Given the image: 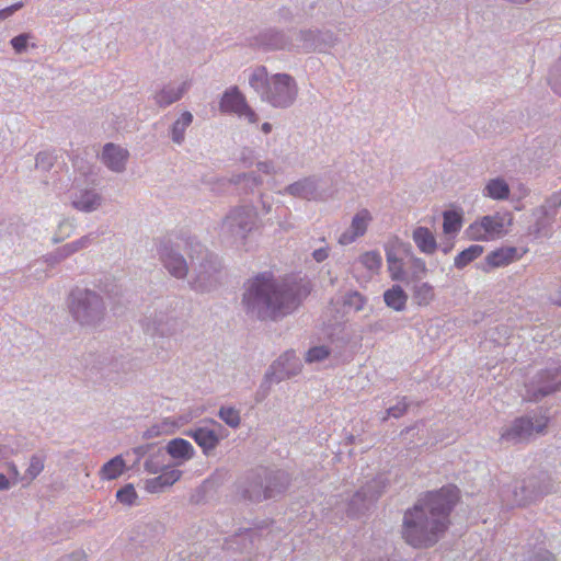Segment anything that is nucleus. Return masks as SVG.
<instances>
[{
    "instance_id": "nucleus-1",
    "label": "nucleus",
    "mask_w": 561,
    "mask_h": 561,
    "mask_svg": "<svg viewBox=\"0 0 561 561\" xmlns=\"http://www.w3.org/2000/svg\"><path fill=\"white\" fill-rule=\"evenodd\" d=\"M309 293L308 283L301 278H276L263 272L244 284L241 304L250 318L277 321L293 313Z\"/></svg>"
},
{
    "instance_id": "nucleus-2",
    "label": "nucleus",
    "mask_w": 561,
    "mask_h": 561,
    "mask_svg": "<svg viewBox=\"0 0 561 561\" xmlns=\"http://www.w3.org/2000/svg\"><path fill=\"white\" fill-rule=\"evenodd\" d=\"M459 497L455 485L443 486L420 499L405 511L402 522V538L413 548L434 546L449 525V514Z\"/></svg>"
},
{
    "instance_id": "nucleus-3",
    "label": "nucleus",
    "mask_w": 561,
    "mask_h": 561,
    "mask_svg": "<svg viewBox=\"0 0 561 561\" xmlns=\"http://www.w3.org/2000/svg\"><path fill=\"white\" fill-rule=\"evenodd\" d=\"M249 84L263 102L274 108H288L298 98L299 89L293 76L284 72L270 75L264 66L252 70Z\"/></svg>"
},
{
    "instance_id": "nucleus-4",
    "label": "nucleus",
    "mask_w": 561,
    "mask_h": 561,
    "mask_svg": "<svg viewBox=\"0 0 561 561\" xmlns=\"http://www.w3.org/2000/svg\"><path fill=\"white\" fill-rule=\"evenodd\" d=\"M185 244L191 259V288L199 293L210 291L219 283L221 265L218 256L208 252L195 238H188Z\"/></svg>"
},
{
    "instance_id": "nucleus-5",
    "label": "nucleus",
    "mask_w": 561,
    "mask_h": 561,
    "mask_svg": "<svg viewBox=\"0 0 561 561\" xmlns=\"http://www.w3.org/2000/svg\"><path fill=\"white\" fill-rule=\"evenodd\" d=\"M289 481V474L284 470L260 467L248 472L241 493L244 499L259 503L284 493Z\"/></svg>"
},
{
    "instance_id": "nucleus-6",
    "label": "nucleus",
    "mask_w": 561,
    "mask_h": 561,
    "mask_svg": "<svg viewBox=\"0 0 561 561\" xmlns=\"http://www.w3.org/2000/svg\"><path fill=\"white\" fill-rule=\"evenodd\" d=\"M71 317L81 325H96L105 316V304L102 296L92 289L76 287L68 297Z\"/></svg>"
},
{
    "instance_id": "nucleus-7",
    "label": "nucleus",
    "mask_w": 561,
    "mask_h": 561,
    "mask_svg": "<svg viewBox=\"0 0 561 561\" xmlns=\"http://www.w3.org/2000/svg\"><path fill=\"white\" fill-rule=\"evenodd\" d=\"M551 491L550 478L547 474H542L539 478H528L523 481L516 480L503 486L500 497L505 506L514 507L526 505Z\"/></svg>"
},
{
    "instance_id": "nucleus-8",
    "label": "nucleus",
    "mask_w": 561,
    "mask_h": 561,
    "mask_svg": "<svg viewBox=\"0 0 561 561\" xmlns=\"http://www.w3.org/2000/svg\"><path fill=\"white\" fill-rule=\"evenodd\" d=\"M257 211L252 205L236 206L229 210L220 226V234L236 244H243L256 228Z\"/></svg>"
},
{
    "instance_id": "nucleus-9",
    "label": "nucleus",
    "mask_w": 561,
    "mask_h": 561,
    "mask_svg": "<svg viewBox=\"0 0 561 561\" xmlns=\"http://www.w3.org/2000/svg\"><path fill=\"white\" fill-rule=\"evenodd\" d=\"M525 399L539 401L546 396L561 390V364L551 362L539 370L526 385Z\"/></svg>"
},
{
    "instance_id": "nucleus-10",
    "label": "nucleus",
    "mask_w": 561,
    "mask_h": 561,
    "mask_svg": "<svg viewBox=\"0 0 561 561\" xmlns=\"http://www.w3.org/2000/svg\"><path fill=\"white\" fill-rule=\"evenodd\" d=\"M548 425V416L541 413H533L517 417L501 432V440L519 444L529 440L535 434L543 433Z\"/></svg>"
},
{
    "instance_id": "nucleus-11",
    "label": "nucleus",
    "mask_w": 561,
    "mask_h": 561,
    "mask_svg": "<svg viewBox=\"0 0 561 561\" xmlns=\"http://www.w3.org/2000/svg\"><path fill=\"white\" fill-rule=\"evenodd\" d=\"M183 321L175 317L168 305L154 309L142 320L144 329L151 335L174 337L183 332Z\"/></svg>"
},
{
    "instance_id": "nucleus-12",
    "label": "nucleus",
    "mask_w": 561,
    "mask_h": 561,
    "mask_svg": "<svg viewBox=\"0 0 561 561\" xmlns=\"http://www.w3.org/2000/svg\"><path fill=\"white\" fill-rule=\"evenodd\" d=\"M512 218L510 215L496 213L494 215L483 216L473 221L466 230L469 239L476 241H489L500 238L505 232V226L510 225Z\"/></svg>"
},
{
    "instance_id": "nucleus-13",
    "label": "nucleus",
    "mask_w": 561,
    "mask_h": 561,
    "mask_svg": "<svg viewBox=\"0 0 561 561\" xmlns=\"http://www.w3.org/2000/svg\"><path fill=\"white\" fill-rule=\"evenodd\" d=\"M381 479H374L365 486L358 490L347 504V514L350 516H359L369 508V506L381 495L383 491Z\"/></svg>"
},
{
    "instance_id": "nucleus-14",
    "label": "nucleus",
    "mask_w": 561,
    "mask_h": 561,
    "mask_svg": "<svg viewBox=\"0 0 561 561\" xmlns=\"http://www.w3.org/2000/svg\"><path fill=\"white\" fill-rule=\"evenodd\" d=\"M300 371V360L294 351L282 354L265 373L266 382L278 383Z\"/></svg>"
},
{
    "instance_id": "nucleus-15",
    "label": "nucleus",
    "mask_w": 561,
    "mask_h": 561,
    "mask_svg": "<svg viewBox=\"0 0 561 561\" xmlns=\"http://www.w3.org/2000/svg\"><path fill=\"white\" fill-rule=\"evenodd\" d=\"M192 80L188 78L179 79L163 83L152 94V100L159 107L165 108L180 101L191 89Z\"/></svg>"
},
{
    "instance_id": "nucleus-16",
    "label": "nucleus",
    "mask_w": 561,
    "mask_h": 561,
    "mask_svg": "<svg viewBox=\"0 0 561 561\" xmlns=\"http://www.w3.org/2000/svg\"><path fill=\"white\" fill-rule=\"evenodd\" d=\"M216 427L220 428L219 424H199L190 427L185 431V435L192 438L203 450L205 456L211 455L220 443V435Z\"/></svg>"
},
{
    "instance_id": "nucleus-17",
    "label": "nucleus",
    "mask_w": 561,
    "mask_h": 561,
    "mask_svg": "<svg viewBox=\"0 0 561 561\" xmlns=\"http://www.w3.org/2000/svg\"><path fill=\"white\" fill-rule=\"evenodd\" d=\"M278 194L290 195L307 201H319L323 198V193L320 190V179L314 175L302 178L287 185L278 191Z\"/></svg>"
},
{
    "instance_id": "nucleus-18",
    "label": "nucleus",
    "mask_w": 561,
    "mask_h": 561,
    "mask_svg": "<svg viewBox=\"0 0 561 561\" xmlns=\"http://www.w3.org/2000/svg\"><path fill=\"white\" fill-rule=\"evenodd\" d=\"M158 252L163 266L172 276L184 278L187 275V262L173 244L162 243Z\"/></svg>"
},
{
    "instance_id": "nucleus-19",
    "label": "nucleus",
    "mask_w": 561,
    "mask_h": 561,
    "mask_svg": "<svg viewBox=\"0 0 561 561\" xmlns=\"http://www.w3.org/2000/svg\"><path fill=\"white\" fill-rule=\"evenodd\" d=\"M373 221V215L367 208H362L353 216L350 227L343 231L337 242L341 245H348L363 237Z\"/></svg>"
},
{
    "instance_id": "nucleus-20",
    "label": "nucleus",
    "mask_w": 561,
    "mask_h": 561,
    "mask_svg": "<svg viewBox=\"0 0 561 561\" xmlns=\"http://www.w3.org/2000/svg\"><path fill=\"white\" fill-rule=\"evenodd\" d=\"M323 37H328L331 42L334 39V35L332 33L322 34L319 31L312 30L300 31L293 34L290 37V49L306 53L311 50H322L320 39Z\"/></svg>"
},
{
    "instance_id": "nucleus-21",
    "label": "nucleus",
    "mask_w": 561,
    "mask_h": 561,
    "mask_svg": "<svg viewBox=\"0 0 561 561\" xmlns=\"http://www.w3.org/2000/svg\"><path fill=\"white\" fill-rule=\"evenodd\" d=\"M99 234L88 233L78 240L64 244L57 248L54 252L45 256V263L53 266L75 254L76 252L88 248L92 242L98 239Z\"/></svg>"
},
{
    "instance_id": "nucleus-22",
    "label": "nucleus",
    "mask_w": 561,
    "mask_h": 561,
    "mask_svg": "<svg viewBox=\"0 0 561 561\" xmlns=\"http://www.w3.org/2000/svg\"><path fill=\"white\" fill-rule=\"evenodd\" d=\"M400 247L402 248V251L407 257V278L404 280L407 286L411 285V283L423 280L428 272L426 262L412 252L410 244L401 243Z\"/></svg>"
},
{
    "instance_id": "nucleus-23",
    "label": "nucleus",
    "mask_w": 561,
    "mask_h": 561,
    "mask_svg": "<svg viewBox=\"0 0 561 561\" xmlns=\"http://www.w3.org/2000/svg\"><path fill=\"white\" fill-rule=\"evenodd\" d=\"M113 371H116V364L106 356L90 354L85 358V376L90 379L105 378Z\"/></svg>"
},
{
    "instance_id": "nucleus-24",
    "label": "nucleus",
    "mask_w": 561,
    "mask_h": 561,
    "mask_svg": "<svg viewBox=\"0 0 561 561\" xmlns=\"http://www.w3.org/2000/svg\"><path fill=\"white\" fill-rule=\"evenodd\" d=\"M128 156L127 149L110 142L103 147L102 161L111 171L121 173L126 168Z\"/></svg>"
},
{
    "instance_id": "nucleus-25",
    "label": "nucleus",
    "mask_w": 561,
    "mask_h": 561,
    "mask_svg": "<svg viewBox=\"0 0 561 561\" xmlns=\"http://www.w3.org/2000/svg\"><path fill=\"white\" fill-rule=\"evenodd\" d=\"M531 216L534 217V222L528 228V234L535 239L550 238L553 232V224L556 219L539 207L533 209Z\"/></svg>"
},
{
    "instance_id": "nucleus-26",
    "label": "nucleus",
    "mask_w": 561,
    "mask_h": 561,
    "mask_svg": "<svg viewBox=\"0 0 561 561\" xmlns=\"http://www.w3.org/2000/svg\"><path fill=\"white\" fill-rule=\"evenodd\" d=\"M255 44L265 50L290 49V37L282 32L267 30L257 35Z\"/></svg>"
},
{
    "instance_id": "nucleus-27",
    "label": "nucleus",
    "mask_w": 561,
    "mask_h": 561,
    "mask_svg": "<svg viewBox=\"0 0 561 561\" xmlns=\"http://www.w3.org/2000/svg\"><path fill=\"white\" fill-rule=\"evenodd\" d=\"M102 204V196L95 190H81L72 194L71 205L84 213L96 210Z\"/></svg>"
},
{
    "instance_id": "nucleus-28",
    "label": "nucleus",
    "mask_w": 561,
    "mask_h": 561,
    "mask_svg": "<svg viewBox=\"0 0 561 561\" xmlns=\"http://www.w3.org/2000/svg\"><path fill=\"white\" fill-rule=\"evenodd\" d=\"M413 304L419 307L430 306L436 298L435 287L425 280H417L408 286Z\"/></svg>"
},
{
    "instance_id": "nucleus-29",
    "label": "nucleus",
    "mask_w": 561,
    "mask_h": 561,
    "mask_svg": "<svg viewBox=\"0 0 561 561\" xmlns=\"http://www.w3.org/2000/svg\"><path fill=\"white\" fill-rule=\"evenodd\" d=\"M182 471L174 468H165L159 476L146 480V490L150 493L163 491L167 486L173 485L180 480Z\"/></svg>"
},
{
    "instance_id": "nucleus-30",
    "label": "nucleus",
    "mask_w": 561,
    "mask_h": 561,
    "mask_svg": "<svg viewBox=\"0 0 561 561\" xmlns=\"http://www.w3.org/2000/svg\"><path fill=\"white\" fill-rule=\"evenodd\" d=\"M517 249L514 247L500 248L495 251L490 252L484 260L482 270L489 272L495 267L506 266L516 260Z\"/></svg>"
},
{
    "instance_id": "nucleus-31",
    "label": "nucleus",
    "mask_w": 561,
    "mask_h": 561,
    "mask_svg": "<svg viewBox=\"0 0 561 561\" xmlns=\"http://www.w3.org/2000/svg\"><path fill=\"white\" fill-rule=\"evenodd\" d=\"M412 240L417 250L425 255L434 254L438 247L434 233L427 227L417 226L414 228L412 231Z\"/></svg>"
},
{
    "instance_id": "nucleus-32",
    "label": "nucleus",
    "mask_w": 561,
    "mask_h": 561,
    "mask_svg": "<svg viewBox=\"0 0 561 561\" xmlns=\"http://www.w3.org/2000/svg\"><path fill=\"white\" fill-rule=\"evenodd\" d=\"M247 104L245 98L243 94L238 90L237 87L228 89L219 104V108L222 113H233L236 115H239L242 110H244Z\"/></svg>"
},
{
    "instance_id": "nucleus-33",
    "label": "nucleus",
    "mask_w": 561,
    "mask_h": 561,
    "mask_svg": "<svg viewBox=\"0 0 561 561\" xmlns=\"http://www.w3.org/2000/svg\"><path fill=\"white\" fill-rule=\"evenodd\" d=\"M167 451L173 459L178 460L179 465L191 460L195 456L193 445L184 438L171 439L167 445Z\"/></svg>"
},
{
    "instance_id": "nucleus-34",
    "label": "nucleus",
    "mask_w": 561,
    "mask_h": 561,
    "mask_svg": "<svg viewBox=\"0 0 561 561\" xmlns=\"http://www.w3.org/2000/svg\"><path fill=\"white\" fill-rule=\"evenodd\" d=\"M386 259L390 278L394 282L405 280L407 261L400 257L393 248L386 249Z\"/></svg>"
},
{
    "instance_id": "nucleus-35",
    "label": "nucleus",
    "mask_w": 561,
    "mask_h": 561,
    "mask_svg": "<svg viewBox=\"0 0 561 561\" xmlns=\"http://www.w3.org/2000/svg\"><path fill=\"white\" fill-rule=\"evenodd\" d=\"M409 296L401 285L394 284L383 293V301L394 311H403L407 308Z\"/></svg>"
},
{
    "instance_id": "nucleus-36",
    "label": "nucleus",
    "mask_w": 561,
    "mask_h": 561,
    "mask_svg": "<svg viewBox=\"0 0 561 561\" xmlns=\"http://www.w3.org/2000/svg\"><path fill=\"white\" fill-rule=\"evenodd\" d=\"M126 470L125 460L117 455L106 461L99 471V477L103 481H111L119 478Z\"/></svg>"
},
{
    "instance_id": "nucleus-37",
    "label": "nucleus",
    "mask_w": 561,
    "mask_h": 561,
    "mask_svg": "<svg viewBox=\"0 0 561 561\" xmlns=\"http://www.w3.org/2000/svg\"><path fill=\"white\" fill-rule=\"evenodd\" d=\"M193 123V114L184 111L178 119L172 124L170 129V137L176 145H182L185 139V131Z\"/></svg>"
},
{
    "instance_id": "nucleus-38",
    "label": "nucleus",
    "mask_w": 561,
    "mask_h": 561,
    "mask_svg": "<svg viewBox=\"0 0 561 561\" xmlns=\"http://www.w3.org/2000/svg\"><path fill=\"white\" fill-rule=\"evenodd\" d=\"M510 186L507 182L501 178L491 179L483 188V196L495 201H505L510 196Z\"/></svg>"
},
{
    "instance_id": "nucleus-39",
    "label": "nucleus",
    "mask_w": 561,
    "mask_h": 561,
    "mask_svg": "<svg viewBox=\"0 0 561 561\" xmlns=\"http://www.w3.org/2000/svg\"><path fill=\"white\" fill-rule=\"evenodd\" d=\"M483 247L479 244H472L469 248L462 250L454 260V265L461 270L470 264L472 261L478 259L483 253Z\"/></svg>"
},
{
    "instance_id": "nucleus-40",
    "label": "nucleus",
    "mask_w": 561,
    "mask_h": 561,
    "mask_svg": "<svg viewBox=\"0 0 561 561\" xmlns=\"http://www.w3.org/2000/svg\"><path fill=\"white\" fill-rule=\"evenodd\" d=\"M46 457L42 454H35L30 458V463L27 469L25 470L24 476L21 478V481H26V483H31L34 479H36L45 467Z\"/></svg>"
},
{
    "instance_id": "nucleus-41",
    "label": "nucleus",
    "mask_w": 561,
    "mask_h": 561,
    "mask_svg": "<svg viewBox=\"0 0 561 561\" xmlns=\"http://www.w3.org/2000/svg\"><path fill=\"white\" fill-rule=\"evenodd\" d=\"M443 230L446 234L457 233L461 229L462 218L454 210H446L443 214Z\"/></svg>"
},
{
    "instance_id": "nucleus-42",
    "label": "nucleus",
    "mask_w": 561,
    "mask_h": 561,
    "mask_svg": "<svg viewBox=\"0 0 561 561\" xmlns=\"http://www.w3.org/2000/svg\"><path fill=\"white\" fill-rule=\"evenodd\" d=\"M359 263L371 274H375L382 265V257L377 251H368L359 256Z\"/></svg>"
},
{
    "instance_id": "nucleus-43",
    "label": "nucleus",
    "mask_w": 561,
    "mask_h": 561,
    "mask_svg": "<svg viewBox=\"0 0 561 561\" xmlns=\"http://www.w3.org/2000/svg\"><path fill=\"white\" fill-rule=\"evenodd\" d=\"M218 416L232 428H237L241 423L240 412L232 407H221Z\"/></svg>"
},
{
    "instance_id": "nucleus-44",
    "label": "nucleus",
    "mask_w": 561,
    "mask_h": 561,
    "mask_svg": "<svg viewBox=\"0 0 561 561\" xmlns=\"http://www.w3.org/2000/svg\"><path fill=\"white\" fill-rule=\"evenodd\" d=\"M538 207L540 209L546 210V213L549 216H551L553 219H556L559 208L561 207V190L558 192H554L550 196H548L545 199L543 204Z\"/></svg>"
},
{
    "instance_id": "nucleus-45",
    "label": "nucleus",
    "mask_w": 561,
    "mask_h": 561,
    "mask_svg": "<svg viewBox=\"0 0 561 561\" xmlns=\"http://www.w3.org/2000/svg\"><path fill=\"white\" fill-rule=\"evenodd\" d=\"M366 302L367 299L358 291H350L344 297V306L355 312L363 310Z\"/></svg>"
},
{
    "instance_id": "nucleus-46",
    "label": "nucleus",
    "mask_w": 561,
    "mask_h": 561,
    "mask_svg": "<svg viewBox=\"0 0 561 561\" xmlns=\"http://www.w3.org/2000/svg\"><path fill=\"white\" fill-rule=\"evenodd\" d=\"M138 495L133 484H126L116 492V499L125 505L136 504Z\"/></svg>"
},
{
    "instance_id": "nucleus-47",
    "label": "nucleus",
    "mask_w": 561,
    "mask_h": 561,
    "mask_svg": "<svg viewBox=\"0 0 561 561\" xmlns=\"http://www.w3.org/2000/svg\"><path fill=\"white\" fill-rule=\"evenodd\" d=\"M229 182L234 185L245 183L251 187H256L262 184V179L254 173H239L237 175L231 176Z\"/></svg>"
},
{
    "instance_id": "nucleus-48",
    "label": "nucleus",
    "mask_w": 561,
    "mask_h": 561,
    "mask_svg": "<svg viewBox=\"0 0 561 561\" xmlns=\"http://www.w3.org/2000/svg\"><path fill=\"white\" fill-rule=\"evenodd\" d=\"M144 468L149 473H158L165 469L164 462H163V455L156 454L151 455L149 458L146 459L144 463Z\"/></svg>"
},
{
    "instance_id": "nucleus-49",
    "label": "nucleus",
    "mask_w": 561,
    "mask_h": 561,
    "mask_svg": "<svg viewBox=\"0 0 561 561\" xmlns=\"http://www.w3.org/2000/svg\"><path fill=\"white\" fill-rule=\"evenodd\" d=\"M549 84L561 96V57L550 70Z\"/></svg>"
},
{
    "instance_id": "nucleus-50",
    "label": "nucleus",
    "mask_w": 561,
    "mask_h": 561,
    "mask_svg": "<svg viewBox=\"0 0 561 561\" xmlns=\"http://www.w3.org/2000/svg\"><path fill=\"white\" fill-rule=\"evenodd\" d=\"M330 350L327 346H314L311 347L306 354L307 363H320L328 358Z\"/></svg>"
},
{
    "instance_id": "nucleus-51",
    "label": "nucleus",
    "mask_w": 561,
    "mask_h": 561,
    "mask_svg": "<svg viewBox=\"0 0 561 561\" xmlns=\"http://www.w3.org/2000/svg\"><path fill=\"white\" fill-rule=\"evenodd\" d=\"M54 156L47 151H41L36 154L35 167L42 171H49L54 165Z\"/></svg>"
},
{
    "instance_id": "nucleus-52",
    "label": "nucleus",
    "mask_w": 561,
    "mask_h": 561,
    "mask_svg": "<svg viewBox=\"0 0 561 561\" xmlns=\"http://www.w3.org/2000/svg\"><path fill=\"white\" fill-rule=\"evenodd\" d=\"M30 38V34L23 33L13 37L10 43L16 54H23L27 50Z\"/></svg>"
},
{
    "instance_id": "nucleus-53",
    "label": "nucleus",
    "mask_w": 561,
    "mask_h": 561,
    "mask_svg": "<svg viewBox=\"0 0 561 561\" xmlns=\"http://www.w3.org/2000/svg\"><path fill=\"white\" fill-rule=\"evenodd\" d=\"M408 402H407V398L403 397L396 405L393 407H390L388 410H387V416L383 417V421L388 417V416H392V417H400L402 416L407 409H408Z\"/></svg>"
},
{
    "instance_id": "nucleus-54",
    "label": "nucleus",
    "mask_w": 561,
    "mask_h": 561,
    "mask_svg": "<svg viewBox=\"0 0 561 561\" xmlns=\"http://www.w3.org/2000/svg\"><path fill=\"white\" fill-rule=\"evenodd\" d=\"M257 170L267 175H275L280 172V168L272 160L260 161L256 163Z\"/></svg>"
},
{
    "instance_id": "nucleus-55",
    "label": "nucleus",
    "mask_w": 561,
    "mask_h": 561,
    "mask_svg": "<svg viewBox=\"0 0 561 561\" xmlns=\"http://www.w3.org/2000/svg\"><path fill=\"white\" fill-rule=\"evenodd\" d=\"M239 117H243L247 119L250 124H256L259 122L257 114L248 105L245 104L244 110L241 111L238 115Z\"/></svg>"
},
{
    "instance_id": "nucleus-56",
    "label": "nucleus",
    "mask_w": 561,
    "mask_h": 561,
    "mask_svg": "<svg viewBox=\"0 0 561 561\" xmlns=\"http://www.w3.org/2000/svg\"><path fill=\"white\" fill-rule=\"evenodd\" d=\"M274 198L267 194H261L260 205L263 214H268L272 210Z\"/></svg>"
},
{
    "instance_id": "nucleus-57",
    "label": "nucleus",
    "mask_w": 561,
    "mask_h": 561,
    "mask_svg": "<svg viewBox=\"0 0 561 561\" xmlns=\"http://www.w3.org/2000/svg\"><path fill=\"white\" fill-rule=\"evenodd\" d=\"M330 248L323 247L312 252V257L316 262L321 263L329 257Z\"/></svg>"
},
{
    "instance_id": "nucleus-58",
    "label": "nucleus",
    "mask_w": 561,
    "mask_h": 561,
    "mask_svg": "<svg viewBox=\"0 0 561 561\" xmlns=\"http://www.w3.org/2000/svg\"><path fill=\"white\" fill-rule=\"evenodd\" d=\"M23 7V2H16L10 7H7L0 10V20H4L12 15L15 11L20 10Z\"/></svg>"
},
{
    "instance_id": "nucleus-59",
    "label": "nucleus",
    "mask_w": 561,
    "mask_h": 561,
    "mask_svg": "<svg viewBox=\"0 0 561 561\" xmlns=\"http://www.w3.org/2000/svg\"><path fill=\"white\" fill-rule=\"evenodd\" d=\"M57 561H85V554L83 551H73L59 558Z\"/></svg>"
},
{
    "instance_id": "nucleus-60",
    "label": "nucleus",
    "mask_w": 561,
    "mask_h": 561,
    "mask_svg": "<svg viewBox=\"0 0 561 561\" xmlns=\"http://www.w3.org/2000/svg\"><path fill=\"white\" fill-rule=\"evenodd\" d=\"M272 382H266L265 379L263 380L262 385L260 386V389L256 391L255 394V401L261 402L264 400L268 393L270 386Z\"/></svg>"
},
{
    "instance_id": "nucleus-61",
    "label": "nucleus",
    "mask_w": 561,
    "mask_h": 561,
    "mask_svg": "<svg viewBox=\"0 0 561 561\" xmlns=\"http://www.w3.org/2000/svg\"><path fill=\"white\" fill-rule=\"evenodd\" d=\"M528 561H553V557L549 551L540 549L534 557L529 558Z\"/></svg>"
},
{
    "instance_id": "nucleus-62",
    "label": "nucleus",
    "mask_w": 561,
    "mask_h": 561,
    "mask_svg": "<svg viewBox=\"0 0 561 561\" xmlns=\"http://www.w3.org/2000/svg\"><path fill=\"white\" fill-rule=\"evenodd\" d=\"M9 474H10V481L12 484H15L18 481H21V476H20V471L18 469V467L11 462L9 463Z\"/></svg>"
},
{
    "instance_id": "nucleus-63",
    "label": "nucleus",
    "mask_w": 561,
    "mask_h": 561,
    "mask_svg": "<svg viewBox=\"0 0 561 561\" xmlns=\"http://www.w3.org/2000/svg\"><path fill=\"white\" fill-rule=\"evenodd\" d=\"M240 159L245 165H251L253 163V151L251 149L244 148L241 151Z\"/></svg>"
},
{
    "instance_id": "nucleus-64",
    "label": "nucleus",
    "mask_w": 561,
    "mask_h": 561,
    "mask_svg": "<svg viewBox=\"0 0 561 561\" xmlns=\"http://www.w3.org/2000/svg\"><path fill=\"white\" fill-rule=\"evenodd\" d=\"M550 300L553 304L561 306V286L556 291L550 294Z\"/></svg>"
}]
</instances>
